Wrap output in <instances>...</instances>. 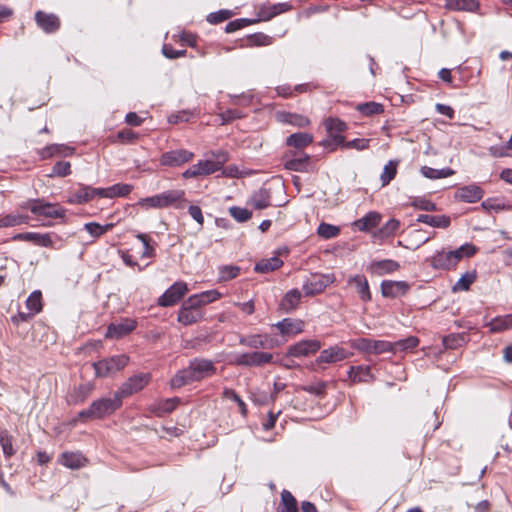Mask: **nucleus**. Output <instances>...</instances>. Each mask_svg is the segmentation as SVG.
Masks as SVG:
<instances>
[{"label":"nucleus","instance_id":"32","mask_svg":"<svg viewBox=\"0 0 512 512\" xmlns=\"http://www.w3.org/2000/svg\"><path fill=\"white\" fill-rule=\"evenodd\" d=\"M203 317V313L201 310H192L185 306H181L178 312V321L185 326L194 324L201 320Z\"/></svg>","mask_w":512,"mask_h":512},{"label":"nucleus","instance_id":"41","mask_svg":"<svg viewBox=\"0 0 512 512\" xmlns=\"http://www.w3.org/2000/svg\"><path fill=\"white\" fill-rule=\"evenodd\" d=\"M310 156L305 154L299 158H292L284 163V167L290 171L307 172L309 166Z\"/></svg>","mask_w":512,"mask_h":512},{"label":"nucleus","instance_id":"57","mask_svg":"<svg viewBox=\"0 0 512 512\" xmlns=\"http://www.w3.org/2000/svg\"><path fill=\"white\" fill-rule=\"evenodd\" d=\"M346 143L345 137L341 134H328V138L321 142V145L326 148H330L334 151L337 147L342 146Z\"/></svg>","mask_w":512,"mask_h":512},{"label":"nucleus","instance_id":"6","mask_svg":"<svg viewBox=\"0 0 512 512\" xmlns=\"http://www.w3.org/2000/svg\"><path fill=\"white\" fill-rule=\"evenodd\" d=\"M350 345L360 352L374 355L390 352L392 349V342L369 338L354 339L350 342Z\"/></svg>","mask_w":512,"mask_h":512},{"label":"nucleus","instance_id":"9","mask_svg":"<svg viewBox=\"0 0 512 512\" xmlns=\"http://www.w3.org/2000/svg\"><path fill=\"white\" fill-rule=\"evenodd\" d=\"M273 355L267 352H250L236 354L234 364L239 366H262L272 361Z\"/></svg>","mask_w":512,"mask_h":512},{"label":"nucleus","instance_id":"63","mask_svg":"<svg viewBox=\"0 0 512 512\" xmlns=\"http://www.w3.org/2000/svg\"><path fill=\"white\" fill-rule=\"evenodd\" d=\"M326 387H327V383L321 381V382H318L315 384H310V385L304 386L303 390L310 394H314L316 396L322 397L325 395Z\"/></svg>","mask_w":512,"mask_h":512},{"label":"nucleus","instance_id":"51","mask_svg":"<svg viewBox=\"0 0 512 512\" xmlns=\"http://www.w3.org/2000/svg\"><path fill=\"white\" fill-rule=\"evenodd\" d=\"M317 233L324 239H332L339 235L340 228L338 226L323 222L318 226Z\"/></svg>","mask_w":512,"mask_h":512},{"label":"nucleus","instance_id":"25","mask_svg":"<svg viewBox=\"0 0 512 512\" xmlns=\"http://www.w3.org/2000/svg\"><path fill=\"white\" fill-rule=\"evenodd\" d=\"M301 296V292L298 289L288 291L280 301L279 308L286 313L292 312L298 307Z\"/></svg>","mask_w":512,"mask_h":512},{"label":"nucleus","instance_id":"36","mask_svg":"<svg viewBox=\"0 0 512 512\" xmlns=\"http://www.w3.org/2000/svg\"><path fill=\"white\" fill-rule=\"evenodd\" d=\"M419 344V339L416 336H409L405 339L392 342V349L390 352L396 354L398 352L412 351Z\"/></svg>","mask_w":512,"mask_h":512},{"label":"nucleus","instance_id":"8","mask_svg":"<svg viewBox=\"0 0 512 512\" xmlns=\"http://www.w3.org/2000/svg\"><path fill=\"white\" fill-rule=\"evenodd\" d=\"M334 281L332 274H314L303 284V290L307 296L321 293Z\"/></svg>","mask_w":512,"mask_h":512},{"label":"nucleus","instance_id":"24","mask_svg":"<svg viewBox=\"0 0 512 512\" xmlns=\"http://www.w3.org/2000/svg\"><path fill=\"white\" fill-rule=\"evenodd\" d=\"M381 221V214L375 211L368 212L362 218L354 221L353 226L359 231H369L378 226Z\"/></svg>","mask_w":512,"mask_h":512},{"label":"nucleus","instance_id":"48","mask_svg":"<svg viewBox=\"0 0 512 512\" xmlns=\"http://www.w3.org/2000/svg\"><path fill=\"white\" fill-rule=\"evenodd\" d=\"M476 280V272H466L460 279L454 284L453 291H466L469 289L471 284Z\"/></svg>","mask_w":512,"mask_h":512},{"label":"nucleus","instance_id":"55","mask_svg":"<svg viewBox=\"0 0 512 512\" xmlns=\"http://www.w3.org/2000/svg\"><path fill=\"white\" fill-rule=\"evenodd\" d=\"M249 46H269L273 43V38L264 33H255L247 38Z\"/></svg>","mask_w":512,"mask_h":512},{"label":"nucleus","instance_id":"52","mask_svg":"<svg viewBox=\"0 0 512 512\" xmlns=\"http://www.w3.org/2000/svg\"><path fill=\"white\" fill-rule=\"evenodd\" d=\"M357 110L364 116H372L383 112V106L376 102H366L359 104Z\"/></svg>","mask_w":512,"mask_h":512},{"label":"nucleus","instance_id":"29","mask_svg":"<svg viewBox=\"0 0 512 512\" xmlns=\"http://www.w3.org/2000/svg\"><path fill=\"white\" fill-rule=\"evenodd\" d=\"M92 200V194L90 191V186L79 184V188L71 192L67 198V202L69 204H85Z\"/></svg>","mask_w":512,"mask_h":512},{"label":"nucleus","instance_id":"42","mask_svg":"<svg viewBox=\"0 0 512 512\" xmlns=\"http://www.w3.org/2000/svg\"><path fill=\"white\" fill-rule=\"evenodd\" d=\"M135 237L140 240L144 246V250L141 254V258H154L156 256V243L153 242L151 238L144 233H137Z\"/></svg>","mask_w":512,"mask_h":512},{"label":"nucleus","instance_id":"53","mask_svg":"<svg viewBox=\"0 0 512 512\" xmlns=\"http://www.w3.org/2000/svg\"><path fill=\"white\" fill-rule=\"evenodd\" d=\"M133 186L130 184L117 183L108 187L109 198L125 197L131 193Z\"/></svg>","mask_w":512,"mask_h":512},{"label":"nucleus","instance_id":"14","mask_svg":"<svg viewBox=\"0 0 512 512\" xmlns=\"http://www.w3.org/2000/svg\"><path fill=\"white\" fill-rule=\"evenodd\" d=\"M194 154L185 149L171 150L162 154L160 163L164 166L177 167L189 162Z\"/></svg>","mask_w":512,"mask_h":512},{"label":"nucleus","instance_id":"7","mask_svg":"<svg viewBox=\"0 0 512 512\" xmlns=\"http://www.w3.org/2000/svg\"><path fill=\"white\" fill-rule=\"evenodd\" d=\"M149 373H139L128 378L116 391L118 396L123 400L134 393L141 391L150 381Z\"/></svg>","mask_w":512,"mask_h":512},{"label":"nucleus","instance_id":"59","mask_svg":"<svg viewBox=\"0 0 512 512\" xmlns=\"http://www.w3.org/2000/svg\"><path fill=\"white\" fill-rule=\"evenodd\" d=\"M240 268L234 265H225L219 268V279L221 281H228L238 276Z\"/></svg>","mask_w":512,"mask_h":512},{"label":"nucleus","instance_id":"64","mask_svg":"<svg viewBox=\"0 0 512 512\" xmlns=\"http://www.w3.org/2000/svg\"><path fill=\"white\" fill-rule=\"evenodd\" d=\"M370 145V139H353L344 144V148L346 149H356L358 151H362L368 149Z\"/></svg>","mask_w":512,"mask_h":512},{"label":"nucleus","instance_id":"62","mask_svg":"<svg viewBox=\"0 0 512 512\" xmlns=\"http://www.w3.org/2000/svg\"><path fill=\"white\" fill-rule=\"evenodd\" d=\"M233 12L230 10H219L214 13H210L207 17V21L211 24H219L231 18Z\"/></svg>","mask_w":512,"mask_h":512},{"label":"nucleus","instance_id":"40","mask_svg":"<svg viewBox=\"0 0 512 512\" xmlns=\"http://www.w3.org/2000/svg\"><path fill=\"white\" fill-rule=\"evenodd\" d=\"M481 207L485 209L487 212H500L504 210H512V205L505 203L502 199L497 197H491L485 199L481 203Z\"/></svg>","mask_w":512,"mask_h":512},{"label":"nucleus","instance_id":"20","mask_svg":"<svg viewBox=\"0 0 512 512\" xmlns=\"http://www.w3.org/2000/svg\"><path fill=\"white\" fill-rule=\"evenodd\" d=\"M400 268V264L392 259L374 260L370 263L367 270L376 276L391 274Z\"/></svg>","mask_w":512,"mask_h":512},{"label":"nucleus","instance_id":"43","mask_svg":"<svg viewBox=\"0 0 512 512\" xmlns=\"http://www.w3.org/2000/svg\"><path fill=\"white\" fill-rule=\"evenodd\" d=\"M26 307L32 315L38 314L42 310V294L41 291H33L26 300Z\"/></svg>","mask_w":512,"mask_h":512},{"label":"nucleus","instance_id":"45","mask_svg":"<svg viewBox=\"0 0 512 512\" xmlns=\"http://www.w3.org/2000/svg\"><path fill=\"white\" fill-rule=\"evenodd\" d=\"M114 227L113 223L101 225L96 222H89L84 225V229L94 238H99Z\"/></svg>","mask_w":512,"mask_h":512},{"label":"nucleus","instance_id":"11","mask_svg":"<svg viewBox=\"0 0 512 512\" xmlns=\"http://www.w3.org/2000/svg\"><path fill=\"white\" fill-rule=\"evenodd\" d=\"M222 167V162H216L213 160H201L198 163L192 165L182 174L184 178H194L198 176L210 175Z\"/></svg>","mask_w":512,"mask_h":512},{"label":"nucleus","instance_id":"28","mask_svg":"<svg viewBox=\"0 0 512 512\" xmlns=\"http://www.w3.org/2000/svg\"><path fill=\"white\" fill-rule=\"evenodd\" d=\"M276 327L280 330L283 335H294L301 333L304 328V322L301 320H293L285 318L276 324Z\"/></svg>","mask_w":512,"mask_h":512},{"label":"nucleus","instance_id":"26","mask_svg":"<svg viewBox=\"0 0 512 512\" xmlns=\"http://www.w3.org/2000/svg\"><path fill=\"white\" fill-rule=\"evenodd\" d=\"M163 208L176 205L177 208H183L182 202H185L183 190H168L160 193Z\"/></svg>","mask_w":512,"mask_h":512},{"label":"nucleus","instance_id":"50","mask_svg":"<svg viewBox=\"0 0 512 512\" xmlns=\"http://www.w3.org/2000/svg\"><path fill=\"white\" fill-rule=\"evenodd\" d=\"M465 334H450L443 338V345L447 349H457L466 342Z\"/></svg>","mask_w":512,"mask_h":512},{"label":"nucleus","instance_id":"47","mask_svg":"<svg viewBox=\"0 0 512 512\" xmlns=\"http://www.w3.org/2000/svg\"><path fill=\"white\" fill-rule=\"evenodd\" d=\"M251 204L256 209H265L270 206V196L266 190H259L251 197Z\"/></svg>","mask_w":512,"mask_h":512},{"label":"nucleus","instance_id":"16","mask_svg":"<svg viewBox=\"0 0 512 512\" xmlns=\"http://www.w3.org/2000/svg\"><path fill=\"white\" fill-rule=\"evenodd\" d=\"M137 326L134 319L126 318L119 323H111L106 332V337L119 339L131 333Z\"/></svg>","mask_w":512,"mask_h":512},{"label":"nucleus","instance_id":"60","mask_svg":"<svg viewBox=\"0 0 512 512\" xmlns=\"http://www.w3.org/2000/svg\"><path fill=\"white\" fill-rule=\"evenodd\" d=\"M71 173V164L68 161H58L54 164L50 176L65 177Z\"/></svg>","mask_w":512,"mask_h":512},{"label":"nucleus","instance_id":"44","mask_svg":"<svg viewBox=\"0 0 512 512\" xmlns=\"http://www.w3.org/2000/svg\"><path fill=\"white\" fill-rule=\"evenodd\" d=\"M398 161L390 160L383 168V171L380 175V180L382 182V186L388 185L397 174V166Z\"/></svg>","mask_w":512,"mask_h":512},{"label":"nucleus","instance_id":"49","mask_svg":"<svg viewBox=\"0 0 512 512\" xmlns=\"http://www.w3.org/2000/svg\"><path fill=\"white\" fill-rule=\"evenodd\" d=\"M325 128L328 134H341L347 129V125L339 118H328L325 120Z\"/></svg>","mask_w":512,"mask_h":512},{"label":"nucleus","instance_id":"2","mask_svg":"<svg viewBox=\"0 0 512 512\" xmlns=\"http://www.w3.org/2000/svg\"><path fill=\"white\" fill-rule=\"evenodd\" d=\"M476 253V247L473 244L465 243L456 250L436 251L431 257L427 258L430 266L438 270H450L458 264L463 257H471Z\"/></svg>","mask_w":512,"mask_h":512},{"label":"nucleus","instance_id":"58","mask_svg":"<svg viewBox=\"0 0 512 512\" xmlns=\"http://www.w3.org/2000/svg\"><path fill=\"white\" fill-rule=\"evenodd\" d=\"M241 345H245L250 348L259 349L265 348L266 342L262 339L261 335H251L247 337H241L239 340Z\"/></svg>","mask_w":512,"mask_h":512},{"label":"nucleus","instance_id":"13","mask_svg":"<svg viewBox=\"0 0 512 512\" xmlns=\"http://www.w3.org/2000/svg\"><path fill=\"white\" fill-rule=\"evenodd\" d=\"M37 26L46 34H52L59 30L61 26L60 18L54 13L37 11L34 16Z\"/></svg>","mask_w":512,"mask_h":512},{"label":"nucleus","instance_id":"46","mask_svg":"<svg viewBox=\"0 0 512 512\" xmlns=\"http://www.w3.org/2000/svg\"><path fill=\"white\" fill-rule=\"evenodd\" d=\"M508 329H512V314L497 317L490 323V330L492 332H500Z\"/></svg>","mask_w":512,"mask_h":512},{"label":"nucleus","instance_id":"21","mask_svg":"<svg viewBox=\"0 0 512 512\" xmlns=\"http://www.w3.org/2000/svg\"><path fill=\"white\" fill-rule=\"evenodd\" d=\"M59 463L69 469H80L87 464V458L81 452H63Z\"/></svg>","mask_w":512,"mask_h":512},{"label":"nucleus","instance_id":"39","mask_svg":"<svg viewBox=\"0 0 512 512\" xmlns=\"http://www.w3.org/2000/svg\"><path fill=\"white\" fill-rule=\"evenodd\" d=\"M277 512H298L297 501L288 490L282 491Z\"/></svg>","mask_w":512,"mask_h":512},{"label":"nucleus","instance_id":"10","mask_svg":"<svg viewBox=\"0 0 512 512\" xmlns=\"http://www.w3.org/2000/svg\"><path fill=\"white\" fill-rule=\"evenodd\" d=\"M188 291L187 284L179 281L170 286L158 299L162 307H170L176 304Z\"/></svg>","mask_w":512,"mask_h":512},{"label":"nucleus","instance_id":"12","mask_svg":"<svg viewBox=\"0 0 512 512\" xmlns=\"http://www.w3.org/2000/svg\"><path fill=\"white\" fill-rule=\"evenodd\" d=\"M58 237L54 233H37V232H24L16 234L13 239L31 242L40 247H53L55 239Z\"/></svg>","mask_w":512,"mask_h":512},{"label":"nucleus","instance_id":"38","mask_svg":"<svg viewBox=\"0 0 512 512\" xmlns=\"http://www.w3.org/2000/svg\"><path fill=\"white\" fill-rule=\"evenodd\" d=\"M179 402L180 399L177 397L164 399L156 403L152 407L151 411L155 413L157 416H162L163 414L172 412L177 407Z\"/></svg>","mask_w":512,"mask_h":512},{"label":"nucleus","instance_id":"35","mask_svg":"<svg viewBox=\"0 0 512 512\" xmlns=\"http://www.w3.org/2000/svg\"><path fill=\"white\" fill-rule=\"evenodd\" d=\"M283 265V261L277 257L273 256L269 259H262L258 263H256L254 270L258 273H269Z\"/></svg>","mask_w":512,"mask_h":512},{"label":"nucleus","instance_id":"54","mask_svg":"<svg viewBox=\"0 0 512 512\" xmlns=\"http://www.w3.org/2000/svg\"><path fill=\"white\" fill-rule=\"evenodd\" d=\"M0 444L5 457L9 458L15 454L12 436L7 431L0 432Z\"/></svg>","mask_w":512,"mask_h":512},{"label":"nucleus","instance_id":"3","mask_svg":"<svg viewBox=\"0 0 512 512\" xmlns=\"http://www.w3.org/2000/svg\"><path fill=\"white\" fill-rule=\"evenodd\" d=\"M122 405V399L115 392L112 398H100L91 403L89 408L78 413L80 419H102L113 414Z\"/></svg>","mask_w":512,"mask_h":512},{"label":"nucleus","instance_id":"1","mask_svg":"<svg viewBox=\"0 0 512 512\" xmlns=\"http://www.w3.org/2000/svg\"><path fill=\"white\" fill-rule=\"evenodd\" d=\"M217 368L212 360L194 358L186 368L179 370L170 380L172 388H181L216 374Z\"/></svg>","mask_w":512,"mask_h":512},{"label":"nucleus","instance_id":"22","mask_svg":"<svg viewBox=\"0 0 512 512\" xmlns=\"http://www.w3.org/2000/svg\"><path fill=\"white\" fill-rule=\"evenodd\" d=\"M348 284L355 286L356 291L362 301L369 302L371 300V292L368 280L364 275L357 274L349 277Z\"/></svg>","mask_w":512,"mask_h":512},{"label":"nucleus","instance_id":"27","mask_svg":"<svg viewBox=\"0 0 512 512\" xmlns=\"http://www.w3.org/2000/svg\"><path fill=\"white\" fill-rule=\"evenodd\" d=\"M417 221L431 227L442 229L449 227L451 223L450 217L446 215L421 214L417 217Z\"/></svg>","mask_w":512,"mask_h":512},{"label":"nucleus","instance_id":"23","mask_svg":"<svg viewBox=\"0 0 512 512\" xmlns=\"http://www.w3.org/2000/svg\"><path fill=\"white\" fill-rule=\"evenodd\" d=\"M445 8L451 11L477 12L480 3L477 0H445Z\"/></svg>","mask_w":512,"mask_h":512},{"label":"nucleus","instance_id":"18","mask_svg":"<svg viewBox=\"0 0 512 512\" xmlns=\"http://www.w3.org/2000/svg\"><path fill=\"white\" fill-rule=\"evenodd\" d=\"M351 353L340 346H333L320 352L317 363H336L350 357Z\"/></svg>","mask_w":512,"mask_h":512},{"label":"nucleus","instance_id":"34","mask_svg":"<svg viewBox=\"0 0 512 512\" xmlns=\"http://www.w3.org/2000/svg\"><path fill=\"white\" fill-rule=\"evenodd\" d=\"M29 217L19 213L0 215V228H8L28 224Z\"/></svg>","mask_w":512,"mask_h":512},{"label":"nucleus","instance_id":"61","mask_svg":"<svg viewBox=\"0 0 512 512\" xmlns=\"http://www.w3.org/2000/svg\"><path fill=\"white\" fill-rule=\"evenodd\" d=\"M291 8L292 6L288 2L277 3L268 7L267 15H265L264 17L265 19H271L274 16L289 11Z\"/></svg>","mask_w":512,"mask_h":512},{"label":"nucleus","instance_id":"15","mask_svg":"<svg viewBox=\"0 0 512 512\" xmlns=\"http://www.w3.org/2000/svg\"><path fill=\"white\" fill-rule=\"evenodd\" d=\"M321 348V343L318 340H303L289 347L287 356L290 357H306Z\"/></svg>","mask_w":512,"mask_h":512},{"label":"nucleus","instance_id":"31","mask_svg":"<svg viewBox=\"0 0 512 512\" xmlns=\"http://www.w3.org/2000/svg\"><path fill=\"white\" fill-rule=\"evenodd\" d=\"M94 390V384L92 383H85L81 384L78 387L74 388V390L69 395V403L72 404H79L83 403L88 396L92 393Z\"/></svg>","mask_w":512,"mask_h":512},{"label":"nucleus","instance_id":"30","mask_svg":"<svg viewBox=\"0 0 512 512\" xmlns=\"http://www.w3.org/2000/svg\"><path fill=\"white\" fill-rule=\"evenodd\" d=\"M348 377L353 383L369 382L373 376L369 366H351L348 371Z\"/></svg>","mask_w":512,"mask_h":512},{"label":"nucleus","instance_id":"19","mask_svg":"<svg viewBox=\"0 0 512 512\" xmlns=\"http://www.w3.org/2000/svg\"><path fill=\"white\" fill-rule=\"evenodd\" d=\"M483 195V189L476 184L460 187L455 192V198L466 203H475L479 201Z\"/></svg>","mask_w":512,"mask_h":512},{"label":"nucleus","instance_id":"33","mask_svg":"<svg viewBox=\"0 0 512 512\" xmlns=\"http://www.w3.org/2000/svg\"><path fill=\"white\" fill-rule=\"evenodd\" d=\"M313 141V135L306 132H298L291 134L286 139V144L296 149H302L311 144Z\"/></svg>","mask_w":512,"mask_h":512},{"label":"nucleus","instance_id":"17","mask_svg":"<svg viewBox=\"0 0 512 512\" xmlns=\"http://www.w3.org/2000/svg\"><path fill=\"white\" fill-rule=\"evenodd\" d=\"M410 285L405 281L384 280L381 282V293L386 298H397L405 295Z\"/></svg>","mask_w":512,"mask_h":512},{"label":"nucleus","instance_id":"56","mask_svg":"<svg viewBox=\"0 0 512 512\" xmlns=\"http://www.w3.org/2000/svg\"><path fill=\"white\" fill-rule=\"evenodd\" d=\"M229 214L239 223L246 222L252 217L250 210L239 206L230 207Z\"/></svg>","mask_w":512,"mask_h":512},{"label":"nucleus","instance_id":"37","mask_svg":"<svg viewBox=\"0 0 512 512\" xmlns=\"http://www.w3.org/2000/svg\"><path fill=\"white\" fill-rule=\"evenodd\" d=\"M277 118L283 123L291 124L297 127H306L310 124V121L307 117L296 113H279Z\"/></svg>","mask_w":512,"mask_h":512},{"label":"nucleus","instance_id":"4","mask_svg":"<svg viewBox=\"0 0 512 512\" xmlns=\"http://www.w3.org/2000/svg\"><path fill=\"white\" fill-rule=\"evenodd\" d=\"M129 358L126 355H115L94 362L92 364L96 377L105 378L122 370L128 364Z\"/></svg>","mask_w":512,"mask_h":512},{"label":"nucleus","instance_id":"5","mask_svg":"<svg viewBox=\"0 0 512 512\" xmlns=\"http://www.w3.org/2000/svg\"><path fill=\"white\" fill-rule=\"evenodd\" d=\"M22 209H29L31 213L37 216H44L49 218H64L65 209L59 205H54L43 199H31L21 205Z\"/></svg>","mask_w":512,"mask_h":512}]
</instances>
